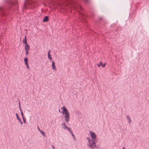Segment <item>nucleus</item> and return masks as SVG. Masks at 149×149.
Masks as SVG:
<instances>
[{
    "label": "nucleus",
    "mask_w": 149,
    "mask_h": 149,
    "mask_svg": "<svg viewBox=\"0 0 149 149\" xmlns=\"http://www.w3.org/2000/svg\"><path fill=\"white\" fill-rule=\"evenodd\" d=\"M19 105H20V102H19Z\"/></svg>",
    "instance_id": "393cba45"
},
{
    "label": "nucleus",
    "mask_w": 149,
    "mask_h": 149,
    "mask_svg": "<svg viewBox=\"0 0 149 149\" xmlns=\"http://www.w3.org/2000/svg\"><path fill=\"white\" fill-rule=\"evenodd\" d=\"M70 133H71V135H72V137H73L74 139H75V136H74V134H73V133L72 132H72H70Z\"/></svg>",
    "instance_id": "ddd939ff"
},
{
    "label": "nucleus",
    "mask_w": 149,
    "mask_h": 149,
    "mask_svg": "<svg viewBox=\"0 0 149 149\" xmlns=\"http://www.w3.org/2000/svg\"><path fill=\"white\" fill-rule=\"evenodd\" d=\"M126 117L129 123H130L132 122V120L131 119V118L129 116L127 115L126 116Z\"/></svg>",
    "instance_id": "6e6552de"
},
{
    "label": "nucleus",
    "mask_w": 149,
    "mask_h": 149,
    "mask_svg": "<svg viewBox=\"0 0 149 149\" xmlns=\"http://www.w3.org/2000/svg\"><path fill=\"white\" fill-rule=\"evenodd\" d=\"M52 69L54 70H56V67L55 65V63L54 61H52Z\"/></svg>",
    "instance_id": "20e7f679"
},
{
    "label": "nucleus",
    "mask_w": 149,
    "mask_h": 149,
    "mask_svg": "<svg viewBox=\"0 0 149 149\" xmlns=\"http://www.w3.org/2000/svg\"><path fill=\"white\" fill-rule=\"evenodd\" d=\"M30 49L29 45L28 44L25 45V50H29Z\"/></svg>",
    "instance_id": "423d86ee"
},
{
    "label": "nucleus",
    "mask_w": 149,
    "mask_h": 149,
    "mask_svg": "<svg viewBox=\"0 0 149 149\" xmlns=\"http://www.w3.org/2000/svg\"><path fill=\"white\" fill-rule=\"evenodd\" d=\"M42 134V135L44 136L45 137V133H44V132H42V131H40V132Z\"/></svg>",
    "instance_id": "2eb2a0df"
},
{
    "label": "nucleus",
    "mask_w": 149,
    "mask_h": 149,
    "mask_svg": "<svg viewBox=\"0 0 149 149\" xmlns=\"http://www.w3.org/2000/svg\"><path fill=\"white\" fill-rule=\"evenodd\" d=\"M29 50H25L26 53V55H27L28 54V51Z\"/></svg>",
    "instance_id": "6ab92c4d"
},
{
    "label": "nucleus",
    "mask_w": 149,
    "mask_h": 149,
    "mask_svg": "<svg viewBox=\"0 0 149 149\" xmlns=\"http://www.w3.org/2000/svg\"><path fill=\"white\" fill-rule=\"evenodd\" d=\"M88 141L87 145L91 148L94 149L96 147L95 140L91 139L89 137L86 138Z\"/></svg>",
    "instance_id": "f03ea898"
},
{
    "label": "nucleus",
    "mask_w": 149,
    "mask_h": 149,
    "mask_svg": "<svg viewBox=\"0 0 149 149\" xmlns=\"http://www.w3.org/2000/svg\"><path fill=\"white\" fill-rule=\"evenodd\" d=\"M26 67L27 68L29 69V65L28 64H26Z\"/></svg>",
    "instance_id": "a211bd4d"
},
{
    "label": "nucleus",
    "mask_w": 149,
    "mask_h": 149,
    "mask_svg": "<svg viewBox=\"0 0 149 149\" xmlns=\"http://www.w3.org/2000/svg\"><path fill=\"white\" fill-rule=\"evenodd\" d=\"M49 18L48 16H46L43 19V22H47Z\"/></svg>",
    "instance_id": "1a4fd4ad"
},
{
    "label": "nucleus",
    "mask_w": 149,
    "mask_h": 149,
    "mask_svg": "<svg viewBox=\"0 0 149 149\" xmlns=\"http://www.w3.org/2000/svg\"><path fill=\"white\" fill-rule=\"evenodd\" d=\"M19 121L21 125H22L23 124V122L22 121L21 119L19 120Z\"/></svg>",
    "instance_id": "aec40b11"
},
{
    "label": "nucleus",
    "mask_w": 149,
    "mask_h": 149,
    "mask_svg": "<svg viewBox=\"0 0 149 149\" xmlns=\"http://www.w3.org/2000/svg\"><path fill=\"white\" fill-rule=\"evenodd\" d=\"M38 130H39V131L40 132V131H42V130H41L39 128V127H38Z\"/></svg>",
    "instance_id": "5701e85b"
},
{
    "label": "nucleus",
    "mask_w": 149,
    "mask_h": 149,
    "mask_svg": "<svg viewBox=\"0 0 149 149\" xmlns=\"http://www.w3.org/2000/svg\"><path fill=\"white\" fill-rule=\"evenodd\" d=\"M102 65V67H104L105 66V63H103L102 62H100L99 65H97V66L99 67L100 66Z\"/></svg>",
    "instance_id": "0eeeda50"
},
{
    "label": "nucleus",
    "mask_w": 149,
    "mask_h": 149,
    "mask_svg": "<svg viewBox=\"0 0 149 149\" xmlns=\"http://www.w3.org/2000/svg\"><path fill=\"white\" fill-rule=\"evenodd\" d=\"M16 116H17V118L18 121L19 120H21V119L19 118V117L18 115V114L17 113H16Z\"/></svg>",
    "instance_id": "4468645a"
},
{
    "label": "nucleus",
    "mask_w": 149,
    "mask_h": 149,
    "mask_svg": "<svg viewBox=\"0 0 149 149\" xmlns=\"http://www.w3.org/2000/svg\"><path fill=\"white\" fill-rule=\"evenodd\" d=\"M24 61L25 62V65L28 64V59L26 57H25V58H24Z\"/></svg>",
    "instance_id": "9b49d317"
},
{
    "label": "nucleus",
    "mask_w": 149,
    "mask_h": 149,
    "mask_svg": "<svg viewBox=\"0 0 149 149\" xmlns=\"http://www.w3.org/2000/svg\"><path fill=\"white\" fill-rule=\"evenodd\" d=\"M50 51L49 50L48 51V58L50 60V61H52V58L50 54Z\"/></svg>",
    "instance_id": "39448f33"
},
{
    "label": "nucleus",
    "mask_w": 149,
    "mask_h": 149,
    "mask_svg": "<svg viewBox=\"0 0 149 149\" xmlns=\"http://www.w3.org/2000/svg\"><path fill=\"white\" fill-rule=\"evenodd\" d=\"M19 110H20V111L21 112L22 111V109H21V106L20 105L19 106Z\"/></svg>",
    "instance_id": "4be33fe9"
},
{
    "label": "nucleus",
    "mask_w": 149,
    "mask_h": 149,
    "mask_svg": "<svg viewBox=\"0 0 149 149\" xmlns=\"http://www.w3.org/2000/svg\"><path fill=\"white\" fill-rule=\"evenodd\" d=\"M62 125H63V128L64 129H66L68 128V127L66 125L65 123H63Z\"/></svg>",
    "instance_id": "9d476101"
},
{
    "label": "nucleus",
    "mask_w": 149,
    "mask_h": 149,
    "mask_svg": "<svg viewBox=\"0 0 149 149\" xmlns=\"http://www.w3.org/2000/svg\"><path fill=\"white\" fill-rule=\"evenodd\" d=\"M22 42H24V43L25 45L27 44V40H26V36H25V39H24V40H23L22 41Z\"/></svg>",
    "instance_id": "f8f14e48"
},
{
    "label": "nucleus",
    "mask_w": 149,
    "mask_h": 149,
    "mask_svg": "<svg viewBox=\"0 0 149 149\" xmlns=\"http://www.w3.org/2000/svg\"><path fill=\"white\" fill-rule=\"evenodd\" d=\"M52 148H53V149H54V146H52Z\"/></svg>",
    "instance_id": "b1692460"
},
{
    "label": "nucleus",
    "mask_w": 149,
    "mask_h": 149,
    "mask_svg": "<svg viewBox=\"0 0 149 149\" xmlns=\"http://www.w3.org/2000/svg\"><path fill=\"white\" fill-rule=\"evenodd\" d=\"M22 118H23V122H24V123H25L26 122V119L24 118V117H23Z\"/></svg>",
    "instance_id": "dca6fc26"
},
{
    "label": "nucleus",
    "mask_w": 149,
    "mask_h": 149,
    "mask_svg": "<svg viewBox=\"0 0 149 149\" xmlns=\"http://www.w3.org/2000/svg\"><path fill=\"white\" fill-rule=\"evenodd\" d=\"M90 136L91 138V139L95 140L96 136L95 133L92 131H90Z\"/></svg>",
    "instance_id": "7ed1b4c3"
},
{
    "label": "nucleus",
    "mask_w": 149,
    "mask_h": 149,
    "mask_svg": "<svg viewBox=\"0 0 149 149\" xmlns=\"http://www.w3.org/2000/svg\"><path fill=\"white\" fill-rule=\"evenodd\" d=\"M61 109L62 110L61 112L62 114L64 115V118L66 122H68L70 119V114L68 110L65 106L63 107Z\"/></svg>",
    "instance_id": "f257e3e1"
},
{
    "label": "nucleus",
    "mask_w": 149,
    "mask_h": 149,
    "mask_svg": "<svg viewBox=\"0 0 149 149\" xmlns=\"http://www.w3.org/2000/svg\"><path fill=\"white\" fill-rule=\"evenodd\" d=\"M1 8H2L1 7H0V10L1 9Z\"/></svg>",
    "instance_id": "bb28decb"
},
{
    "label": "nucleus",
    "mask_w": 149,
    "mask_h": 149,
    "mask_svg": "<svg viewBox=\"0 0 149 149\" xmlns=\"http://www.w3.org/2000/svg\"><path fill=\"white\" fill-rule=\"evenodd\" d=\"M21 115H22V117L23 118V117H24L23 112L22 111L21 112Z\"/></svg>",
    "instance_id": "412c9836"
},
{
    "label": "nucleus",
    "mask_w": 149,
    "mask_h": 149,
    "mask_svg": "<svg viewBox=\"0 0 149 149\" xmlns=\"http://www.w3.org/2000/svg\"><path fill=\"white\" fill-rule=\"evenodd\" d=\"M122 149H125V148L124 147H123V148Z\"/></svg>",
    "instance_id": "a878e982"
},
{
    "label": "nucleus",
    "mask_w": 149,
    "mask_h": 149,
    "mask_svg": "<svg viewBox=\"0 0 149 149\" xmlns=\"http://www.w3.org/2000/svg\"><path fill=\"white\" fill-rule=\"evenodd\" d=\"M69 131V132H72L71 129H70V128L69 127H68V128L67 129Z\"/></svg>",
    "instance_id": "f3484780"
}]
</instances>
